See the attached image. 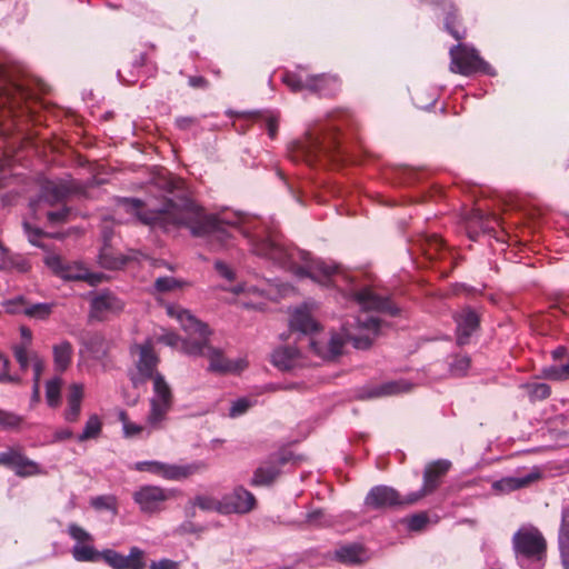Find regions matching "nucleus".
Segmentation results:
<instances>
[{"label":"nucleus","instance_id":"obj_1","mask_svg":"<svg viewBox=\"0 0 569 569\" xmlns=\"http://www.w3.org/2000/svg\"><path fill=\"white\" fill-rule=\"evenodd\" d=\"M118 207L133 213L144 224L164 229L169 226L187 227L194 237H208L210 248L214 251L228 247L230 233L226 227H232L248 240L254 254L291 270L298 277H309L322 286H339V278L347 283L351 281L347 274L339 273L335 263L313 259L309 252L288 247L274 227L256 217L243 213L204 214L189 199H181L179 203L164 200L159 208L141 211L139 199L121 198Z\"/></svg>","mask_w":569,"mask_h":569},{"label":"nucleus","instance_id":"obj_63","mask_svg":"<svg viewBox=\"0 0 569 569\" xmlns=\"http://www.w3.org/2000/svg\"><path fill=\"white\" fill-rule=\"evenodd\" d=\"M443 247V242L441 239H439L438 237H433L430 241H429V249L427 251V254L429 256L430 259H433L436 258V252H431V250H435V251H438L440 250L441 248Z\"/></svg>","mask_w":569,"mask_h":569},{"label":"nucleus","instance_id":"obj_39","mask_svg":"<svg viewBox=\"0 0 569 569\" xmlns=\"http://www.w3.org/2000/svg\"><path fill=\"white\" fill-rule=\"evenodd\" d=\"M101 421L97 415H92L87 420L82 432L78 436L79 441L97 438L101 432Z\"/></svg>","mask_w":569,"mask_h":569},{"label":"nucleus","instance_id":"obj_53","mask_svg":"<svg viewBox=\"0 0 569 569\" xmlns=\"http://www.w3.org/2000/svg\"><path fill=\"white\" fill-rule=\"evenodd\" d=\"M306 521L312 526H327L330 522L321 509L308 512L306 516Z\"/></svg>","mask_w":569,"mask_h":569},{"label":"nucleus","instance_id":"obj_49","mask_svg":"<svg viewBox=\"0 0 569 569\" xmlns=\"http://www.w3.org/2000/svg\"><path fill=\"white\" fill-rule=\"evenodd\" d=\"M181 283L173 277H160L154 282V288L160 292H166L180 287Z\"/></svg>","mask_w":569,"mask_h":569},{"label":"nucleus","instance_id":"obj_23","mask_svg":"<svg viewBox=\"0 0 569 569\" xmlns=\"http://www.w3.org/2000/svg\"><path fill=\"white\" fill-rule=\"evenodd\" d=\"M290 327L302 333H312L318 329V323L313 320L309 303H303L293 310L290 319Z\"/></svg>","mask_w":569,"mask_h":569},{"label":"nucleus","instance_id":"obj_45","mask_svg":"<svg viewBox=\"0 0 569 569\" xmlns=\"http://www.w3.org/2000/svg\"><path fill=\"white\" fill-rule=\"evenodd\" d=\"M68 533L73 540H76V543L93 542V537L76 523L69 525Z\"/></svg>","mask_w":569,"mask_h":569},{"label":"nucleus","instance_id":"obj_5","mask_svg":"<svg viewBox=\"0 0 569 569\" xmlns=\"http://www.w3.org/2000/svg\"><path fill=\"white\" fill-rule=\"evenodd\" d=\"M333 146V134L316 127L306 136L292 143L289 149L292 161L313 164L322 154H327Z\"/></svg>","mask_w":569,"mask_h":569},{"label":"nucleus","instance_id":"obj_26","mask_svg":"<svg viewBox=\"0 0 569 569\" xmlns=\"http://www.w3.org/2000/svg\"><path fill=\"white\" fill-rule=\"evenodd\" d=\"M83 398V385L72 383L67 396L68 408L64 411V419L69 422L77 421Z\"/></svg>","mask_w":569,"mask_h":569},{"label":"nucleus","instance_id":"obj_7","mask_svg":"<svg viewBox=\"0 0 569 569\" xmlns=\"http://www.w3.org/2000/svg\"><path fill=\"white\" fill-rule=\"evenodd\" d=\"M281 80L292 92L308 90L313 93L330 94L338 89L337 77L330 74L311 76L300 67L296 71H286Z\"/></svg>","mask_w":569,"mask_h":569},{"label":"nucleus","instance_id":"obj_31","mask_svg":"<svg viewBox=\"0 0 569 569\" xmlns=\"http://www.w3.org/2000/svg\"><path fill=\"white\" fill-rule=\"evenodd\" d=\"M558 549L559 553L569 552V503L563 505L560 511Z\"/></svg>","mask_w":569,"mask_h":569},{"label":"nucleus","instance_id":"obj_57","mask_svg":"<svg viewBox=\"0 0 569 569\" xmlns=\"http://www.w3.org/2000/svg\"><path fill=\"white\" fill-rule=\"evenodd\" d=\"M264 121L269 137L274 139L278 132V116L273 112H269L266 116Z\"/></svg>","mask_w":569,"mask_h":569},{"label":"nucleus","instance_id":"obj_8","mask_svg":"<svg viewBox=\"0 0 569 569\" xmlns=\"http://www.w3.org/2000/svg\"><path fill=\"white\" fill-rule=\"evenodd\" d=\"M132 469L141 472H150L171 481H180L193 475L202 473L208 469L203 460L184 465L166 463L156 460L136 462Z\"/></svg>","mask_w":569,"mask_h":569},{"label":"nucleus","instance_id":"obj_35","mask_svg":"<svg viewBox=\"0 0 569 569\" xmlns=\"http://www.w3.org/2000/svg\"><path fill=\"white\" fill-rule=\"evenodd\" d=\"M62 379L54 377L46 383V399L48 406L56 408L61 401Z\"/></svg>","mask_w":569,"mask_h":569},{"label":"nucleus","instance_id":"obj_37","mask_svg":"<svg viewBox=\"0 0 569 569\" xmlns=\"http://www.w3.org/2000/svg\"><path fill=\"white\" fill-rule=\"evenodd\" d=\"M90 505L98 511L108 510L111 511L113 515H116L118 511V501L113 495H102L92 497L90 499Z\"/></svg>","mask_w":569,"mask_h":569},{"label":"nucleus","instance_id":"obj_61","mask_svg":"<svg viewBox=\"0 0 569 569\" xmlns=\"http://www.w3.org/2000/svg\"><path fill=\"white\" fill-rule=\"evenodd\" d=\"M24 230L28 234L29 241L34 246H40L37 239L42 234V231L37 228H31L29 223H23Z\"/></svg>","mask_w":569,"mask_h":569},{"label":"nucleus","instance_id":"obj_17","mask_svg":"<svg viewBox=\"0 0 569 569\" xmlns=\"http://www.w3.org/2000/svg\"><path fill=\"white\" fill-rule=\"evenodd\" d=\"M123 307L124 303L114 293L103 290L91 298L89 317L101 321L109 315L120 312Z\"/></svg>","mask_w":569,"mask_h":569},{"label":"nucleus","instance_id":"obj_34","mask_svg":"<svg viewBox=\"0 0 569 569\" xmlns=\"http://www.w3.org/2000/svg\"><path fill=\"white\" fill-rule=\"evenodd\" d=\"M54 303L39 302L26 306L22 313L29 318L37 320H46L52 313Z\"/></svg>","mask_w":569,"mask_h":569},{"label":"nucleus","instance_id":"obj_55","mask_svg":"<svg viewBox=\"0 0 569 569\" xmlns=\"http://www.w3.org/2000/svg\"><path fill=\"white\" fill-rule=\"evenodd\" d=\"M19 455L20 452L13 449L0 452V465L7 466L13 470Z\"/></svg>","mask_w":569,"mask_h":569},{"label":"nucleus","instance_id":"obj_60","mask_svg":"<svg viewBox=\"0 0 569 569\" xmlns=\"http://www.w3.org/2000/svg\"><path fill=\"white\" fill-rule=\"evenodd\" d=\"M150 569H180V565L170 559H161L159 561H152Z\"/></svg>","mask_w":569,"mask_h":569},{"label":"nucleus","instance_id":"obj_4","mask_svg":"<svg viewBox=\"0 0 569 569\" xmlns=\"http://www.w3.org/2000/svg\"><path fill=\"white\" fill-rule=\"evenodd\" d=\"M512 549L518 563L528 569L530 565L543 567L547 557V541L533 526L520 527L512 537Z\"/></svg>","mask_w":569,"mask_h":569},{"label":"nucleus","instance_id":"obj_41","mask_svg":"<svg viewBox=\"0 0 569 569\" xmlns=\"http://www.w3.org/2000/svg\"><path fill=\"white\" fill-rule=\"evenodd\" d=\"M22 422V416L0 409V428L4 430H18L21 427Z\"/></svg>","mask_w":569,"mask_h":569},{"label":"nucleus","instance_id":"obj_44","mask_svg":"<svg viewBox=\"0 0 569 569\" xmlns=\"http://www.w3.org/2000/svg\"><path fill=\"white\" fill-rule=\"evenodd\" d=\"M101 559L108 563L112 569H124L128 567L124 560V555L113 550L104 549L101 551Z\"/></svg>","mask_w":569,"mask_h":569},{"label":"nucleus","instance_id":"obj_16","mask_svg":"<svg viewBox=\"0 0 569 569\" xmlns=\"http://www.w3.org/2000/svg\"><path fill=\"white\" fill-rule=\"evenodd\" d=\"M71 192V186L64 180H43L37 199L30 201V208L36 212L41 202L49 206L63 201Z\"/></svg>","mask_w":569,"mask_h":569},{"label":"nucleus","instance_id":"obj_9","mask_svg":"<svg viewBox=\"0 0 569 569\" xmlns=\"http://www.w3.org/2000/svg\"><path fill=\"white\" fill-rule=\"evenodd\" d=\"M177 493L174 489H166L154 485H144L139 487L133 493L132 499L138 505L142 513H157L164 509V503L172 499Z\"/></svg>","mask_w":569,"mask_h":569},{"label":"nucleus","instance_id":"obj_36","mask_svg":"<svg viewBox=\"0 0 569 569\" xmlns=\"http://www.w3.org/2000/svg\"><path fill=\"white\" fill-rule=\"evenodd\" d=\"M14 472L18 476L21 477H28V476H34L41 473L40 466L33 461L23 456L22 453L19 455V458L17 460V463L14 466Z\"/></svg>","mask_w":569,"mask_h":569},{"label":"nucleus","instance_id":"obj_46","mask_svg":"<svg viewBox=\"0 0 569 569\" xmlns=\"http://www.w3.org/2000/svg\"><path fill=\"white\" fill-rule=\"evenodd\" d=\"M252 406V402L247 398H239L232 402L229 409V417L237 418L246 413Z\"/></svg>","mask_w":569,"mask_h":569},{"label":"nucleus","instance_id":"obj_25","mask_svg":"<svg viewBox=\"0 0 569 569\" xmlns=\"http://www.w3.org/2000/svg\"><path fill=\"white\" fill-rule=\"evenodd\" d=\"M82 345L94 360L101 361L107 357L109 343L101 333H88L83 337Z\"/></svg>","mask_w":569,"mask_h":569},{"label":"nucleus","instance_id":"obj_50","mask_svg":"<svg viewBox=\"0 0 569 569\" xmlns=\"http://www.w3.org/2000/svg\"><path fill=\"white\" fill-rule=\"evenodd\" d=\"M529 388L530 398L533 400H543L550 396V387L547 383H533Z\"/></svg>","mask_w":569,"mask_h":569},{"label":"nucleus","instance_id":"obj_48","mask_svg":"<svg viewBox=\"0 0 569 569\" xmlns=\"http://www.w3.org/2000/svg\"><path fill=\"white\" fill-rule=\"evenodd\" d=\"M14 358L18 361L22 371L29 368L30 361L32 362V356L29 357L27 346L20 345L13 348Z\"/></svg>","mask_w":569,"mask_h":569},{"label":"nucleus","instance_id":"obj_27","mask_svg":"<svg viewBox=\"0 0 569 569\" xmlns=\"http://www.w3.org/2000/svg\"><path fill=\"white\" fill-rule=\"evenodd\" d=\"M53 366L57 372H64L73 356L72 345L68 340H62L52 347Z\"/></svg>","mask_w":569,"mask_h":569},{"label":"nucleus","instance_id":"obj_24","mask_svg":"<svg viewBox=\"0 0 569 569\" xmlns=\"http://www.w3.org/2000/svg\"><path fill=\"white\" fill-rule=\"evenodd\" d=\"M540 478L538 470H532L525 476H511L502 478L493 483V489L510 492L520 488H525Z\"/></svg>","mask_w":569,"mask_h":569},{"label":"nucleus","instance_id":"obj_47","mask_svg":"<svg viewBox=\"0 0 569 569\" xmlns=\"http://www.w3.org/2000/svg\"><path fill=\"white\" fill-rule=\"evenodd\" d=\"M4 311L10 315L21 313L23 309L21 307H26V299L22 296H18L13 299H9L2 302Z\"/></svg>","mask_w":569,"mask_h":569},{"label":"nucleus","instance_id":"obj_14","mask_svg":"<svg viewBox=\"0 0 569 569\" xmlns=\"http://www.w3.org/2000/svg\"><path fill=\"white\" fill-rule=\"evenodd\" d=\"M451 462L446 459L429 463L423 471V485L419 491L407 496V501L417 502L422 497L433 492L440 485V479L450 469Z\"/></svg>","mask_w":569,"mask_h":569},{"label":"nucleus","instance_id":"obj_15","mask_svg":"<svg viewBox=\"0 0 569 569\" xmlns=\"http://www.w3.org/2000/svg\"><path fill=\"white\" fill-rule=\"evenodd\" d=\"M256 506L254 496L243 487H237L219 502L221 513H248Z\"/></svg>","mask_w":569,"mask_h":569},{"label":"nucleus","instance_id":"obj_32","mask_svg":"<svg viewBox=\"0 0 569 569\" xmlns=\"http://www.w3.org/2000/svg\"><path fill=\"white\" fill-rule=\"evenodd\" d=\"M297 355L298 352L295 348H279L273 351L271 356V361L277 368L281 370H289L290 368H292Z\"/></svg>","mask_w":569,"mask_h":569},{"label":"nucleus","instance_id":"obj_58","mask_svg":"<svg viewBox=\"0 0 569 569\" xmlns=\"http://www.w3.org/2000/svg\"><path fill=\"white\" fill-rule=\"evenodd\" d=\"M69 213H70L69 209L62 208L58 211H49L47 213V218H48L49 222H51L52 224L61 223V222L67 221Z\"/></svg>","mask_w":569,"mask_h":569},{"label":"nucleus","instance_id":"obj_10","mask_svg":"<svg viewBox=\"0 0 569 569\" xmlns=\"http://www.w3.org/2000/svg\"><path fill=\"white\" fill-rule=\"evenodd\" d=\"M450 70L456 73L469 76L477 71H483L489 74L491 72L490 66L483 61L473 48L465 44H457L450 49Z\"/></svg>","mask_w":569,"mask_h":569},{"label":"nucleus","instance_id":"obj_13","mask_svg":"<svg viewBox=\"0 0 569 569\" xmlns=\"http://www.w3.org/2000/svg\"><path fill=\"white\" fill-rule=\"evenodd\" d=\"M29 96L30 93L21 84L12 83L0 74V126Z\"/></svg>","mask_w":569,"mask_h":569},{"label":"nucleus","instance_id":"obj_42","mask_svg":"<svg viewBox=\"0 0 569 569\" xmlns=\"http://www.w3.org/2000/svg\"><path fill=\"white\" fill-rule=\"evenodd\" d=\"M470 368V358L467 355H458L449 362V370L453 377L465 376Z\"/></svg>","mask_w":569,"mask_h":569},{"label":"nucleus","instance_id":"obj_22","mask_svg":"<svg viewBox=\"0 0 569 569\" xmlns=\"http://www.w3.org/2000/svg\"><path fill=\"white\" fill-rule=\"evenodd\" d=\"M44 262L57 276L64 280H82L86 277L84 267L79 263L66 262L58 254H48Z\"/></svg>","mask_w":569,"mask_h":569},{"label":"nucleus","instance_id":"obj_6","mask_svg":"<svg viewBox=\"0 0 569 569\" xmlns=\"http://www.w3.org/2000/svg\"><path fill=\"white\" fill-rule=\"evenodd\" d=\"M152 396L149 399L150 409L147 415V426L150 430H160L164 427L169 411L173 406V393L163 376L153 377Z\"/></svg>","mask_w":569,"mask_h":569},{"label":"nucleus","instance_id":"obj_56","mask_svg":"<svg viewBox=\"0 0 569 569\" xmlns=\"http://www.w3.org/2000/svg\"><path fill=\"white\" fill-rule=\"evenodd\" d=\"M469 226L471 223L477 224L482 231L489 230L491 227L489 226V221L485 218L483 213L480 210H475L469 218Z\"/></svg>","mask_w":569,"mask_h":569},{"label":"nucleus","instance_id":"obj_52","mask_svg":"<svg viewBox=\"0 0 569 569\" xmlns=\"http://www.w3.org/2000/svg\"><path fill=\"white\" fill-rule=\"evenodd\" d=\"M428 523V517L425 513H417L407 519L408 529L411 531H420Z\"/></svg>","mask_w":569,"mask_h":569},{"label":"nucleus","instance_id":"obj_3","mask_svg":"<svg viewBox=\"0 0 569 569\" xmlns=\"http://www.w3.org/2000/svg\"><path fill=\"white\" fill-rule=\"evenodd\" d=\"M380 321L377 317L361 312L352 322H347L341 332H336L328 340L308 338L310 350L323 360H331L342 353L346 341H351L357 349H368L378 336Z\"/></svg>","mask_w":569,"mask_h":569},{"label":"nucleus","instance_id":"obj_33","mask_svg":"<svg viewBox=\"0 0 569 569\" xmlns=\"http://www.w3.org/2000/svg\"><path fill=\"white\" fill-rule=\"evenodd\" d=\"M32 368H33V387L31 395V406L40 401V377L44 370L43 360L37 355H32Z\"/></svg>","mask_w":569,"mask_h":569},{"label":"nucleus","instance_id":"obj_19","mask_svg":"<svg viewBox=\"0 0 569 569\" xmlns=\"http://www.w3.org/2000/svg\"><path fill=\"white\" fill-rule=\"evenodd\" d=\"M132 356H137L136 367L138 373L142 379H152L158 373L156 368L158 365V358L153 352L152 345L150 341H146L141 345H134L131 347Z\"/></svg>","mask_w":569,"mask_h":569},{"label":"nucleus","instance_id":"obj_20","mask_svg":"<svg viewBox=\"0 0 569 569\" xmlns=\"http://www.w3.org/2000/svg\"><path fill=\"white\" fill-rule=\"evenodd\" d=\"M410 388L411 385L405 380L387 381L380 385L363 387L361 390H359L358 398L366 400L395 396L407 392L410 390Z\"/></svg>","mask_w":569,"mask_h":569},{"label":"nucleus","instance_id":"obj_29","mask_svg":"<svg viewBox=\"0 0 569 569\" xmlns=\"http://www.w3.org/2000/svg\"><path fill=\"white\" fill-rule=\"evenodd\" d=\"M336 558L343 563L355 565L366 561L367 553L359 545L342 546L335 552Z\"/></svg>","mask_w":569,"mask_h":569},{"label":"nucleus","instance_id":"obj_62","mask_svg":"<svg viewBox=\"0 0 569 569\" xmlns=\"http://www.w3.org/2000/svg\"><path fill=\"white\" fill-rule=\"evenodd\" d=\"M103 273L98 272H89L86 269V277L82 278L83 281L88 282L90 286H97L103 280Z\"/></svg>","mask_w":569,"mask_h":569},{"label":"nucleus","instance_id":"obj_11","mask_svg":"<svg viewBox=\"0 0 569 569\" xmlns=\"http://www.w3.org/2000/svg\"><path fill=\"white\" fill-rule=\"evenodd\" d=\"M412 503L407 501V496L402 497L392 487L383 485L372 487L365 498V507L370 510H383Z\"/></svg>","mask_w":569,"mask_h":569},{"label":"nucleus","instance_id":"obj_12","mask_svg":"<svg viewBox=\"0 0 569 569\" xmlns=\"http://www.w3.org/2000/svg\"><path fill=\"white\" fill-rule=\"evenodd\" d=\"M346 295L352 297L363 310L385 312L390 316H396L399 312V309L388 298L378 296L368 287L347 288Z\"/></svg>","mask_w":569,"mask_h":569},{"label":"nucleus","instance_id":"obj_54","mask_svg":"<svg viewBox=\"0 0 569 569\" xmlns=\"http://www.w3.org/2000/svg\"><path fill=\"white\" fill-rule=\"evenodd\" d=\"M456 20H457V17L455 14V12H448L447 17H446V20H445V27H446V30L457 40H461L465 38V34L466 32L462 31L460 32L459 30H457L455 28V23H456Z\"/></svg>","mask_w":569,"mask_h":569},{"label":"nucleus","instance_id":"obj_2","mask_svg":"<svg viewBox=\"0 0 569 569\" xmlns=\"http://www.w3.org/2000/svg\"><path fill=\"white\" fill-rule=\"evenodd\" d=\"M166 310L167 315L174 318L188 335V338L181 340L182 352L190 357H206L209 360L208 371L224 375L240 372L246 368L244 360H230L224 357L221 349L212 347L208 341L210 331L207 325L188 310L174 305H168Z\"/></svg>","mask_w":569,"mask_h":569},{"label":"nucleus","instance_id":"obj_51","mask_svg":"<svg viewBox=\"0 0 569 569\" xmlns=\"http://www.w3.org/2000/svg\"><path fill=\"white\" fill-rule=\"evenodd\" d=\"M219 502L220 501H216L213 498L208 497V496H197L193 499L192 505L194 507H199L202 510L209 511V510H218Z\"/></svg>","mask_w":569,"mask_h":569},{"label":"nucleus","instance_id":"obj_40","mask_svg":"<svg viewBox=\"0 0 569 569\" xmlns=\"http://www.w3.org/2000/svg\"><path fill=\"white\" fill-rule=\"evenodd\" d=\"M545 378L550 380H565L569 378V360L566 363L552 365L542 369Z\"/></svg>","mask_w":569,"mask_h":569},{"label":"nucleus","instance_id":"obj_21","mask_svg":"<svg viewBox=\"0 0 569 569\" xmlns=\"http://www.w3.org/2000/svg\"><path fill=\"white\" fill-rule=\"evenodd\" d=\"M457 323V342L460 346L467 345L471 335L479 327V316L469 307L463 308L455 316Z\"/></svg>","mask_w":569,"mask_h":569},{"label":"nucleus","instance_id":"obj_28","mask_svg":"<svg viewBox=\"0 0 569 569\" xmlns=\"http://www.w3.org/2000/svg\"><path fill=\"white\" fill-rule=\"evenodd\" d=\"M111 238V233L104 229L103 230V247L101 248L99 254V262L103 268L107 269H118L126 263V259L122 256H114L112 253L111 248L108 244V241Z\"/></svg>","mask_w":569,"mask_h":569},{"label":"nucleus","instance_id":"obj_18","mask_svg":"<svg viewBox=\"0 0 569 569\" xmlns=\"http://www.w3.org/2000/svg\"><path fill=\"white\" fill-rule=\"evenodd\" d=\"M287 462L281 456H272L268 460L262 461L253 471L250 485L253 487L271 486L280 476L281 468Z\"/></svg>","mask_w":569,"mask_h":569},{"label":"nucleus","instance_id":"obj_30","mask_svg":"<svg viewBox=\"0 0 569 569\" xmlns=\"http://www.w3.org/2000/svg\"><path fill=\"white\" fill-rule=\"evenodd\" d=\"M71 553L73 559L79 562H97L101 560V551L94 548L93 542L74 543Z\"/></svg>","mask_w":569,"mask_h":569},{"label":"nucleus","instance_id":"obj_59","mask_svg":"<svg viewBox=\"0 0 569 569\" xmlns=\"http://www.w3.org/2000/svg\"><path fill=\"white\" fill-rule=\"evenodd\" d=\"M214 269L217 270V272L226 278L227 280H233L234 279V272L232 271V269L226 264L223 261L221 260H217L214 262Z\"/></svg>","mask_w":569,"mask_h":569},{"label":"nucleus","instance_id":"obj_38","mask_svg":"<svg viewBox=\"0 0 569 569\" xmlns=\"http://www.w3.org/2000/svg\"><path fill=\"white\" fill-rule=\"evenodd\" d=\"M119 420L122 423L123 433L126 437H138L143 431L147 430V435L149 436L152 430L148 428V426L138 425L134 422H131L128 418V415L124 411L119 412Z\"/></svg>","mask_w":569,"mask_h":569},{"label":"nucleus","instance_id":"obj_43","mask_svg":"<svg viewBox=\"0 0 569 569\" xmlns=\"http://www.w3.org/2000/svg\"><path fill=\"white\" fill-rule=\"evenodd\" d=\"M126 563L128 567L124 569H144L146 559L144 551L138 547L130 548L129 555L124 556Z\"/></svg>","mask_w":569,"mask_h":569},{"label":"nucleus","instance_id":"obj_64","mask_svg":"<svg viewBox=\"0 0 569 569\" xmlns=\"http://www.w3.org/2000/svg\"><path fill=\"white\" fill-rule=\"evenodd\" d=\"M180 340V337L173 332H168L160 337V341L171 347L177 346Z\"/></svg>","mask_w":569,"mask_h":569}]
</instances>
